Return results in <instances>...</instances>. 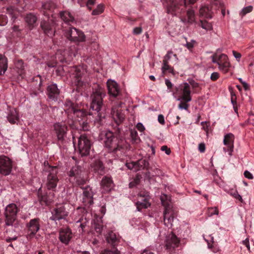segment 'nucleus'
<instances>
[{
  "mask_svg": "<svg viewBox=\"0 0 254 254\" xmlns=\"http://www.w3.org/2000/svg\"><path fill=\"white\" fill-rule=\"evenodd\" d=\"M104 11V6L102 4H99L96 8L93 10L92 12L93 15H97L102 13Z\"/></svg>",
  "mask_w": 254,
  "mask_h": 254,
  "instance_id": "41",
  "label": "nucleus"
},
{
  "mask_svg": "<svg viewBox=\"0 0 254 254\" xmlns=\"http://www.w3.org/2000/svg\"><path fill=\"white\" fill-rule=\"evenodd\" d=\"M107 86L109 93L113 97H117L120 94V89L118 84L113 81H108Z\"/></svg>",
  "mask_w": 254,
  "mask_h": 254,
  "instance_id": "25",
  "label": "nucleus"
},
{
  "mask_svg": "<svg viewBox=\"0 0 254 254\" xmlns=\"http://www.w3.org/2000/svg\"><path fill=\"white\" fill-rule=\"evenodd\" d=\"M158 121L162 125H164L165 124L164 118L162 115H159L158 116Z\"/></svg>",
  "mask_w": 254,
  "mask_h": 254,
  "instance_id": "61",
  "label": "nucleus"
},
{
  "mask_svg": "<svg viewBox=\"0 0 254 254\" xmlns=\"http://www.w3.org/2000/svg\"><path fill=\"white\" fill-rule=\"evenodd\" d=\"M234 139V135L232 133H227L224 137L223 143L227 148H224L223 150L224 152L228 151L230 155H232V153L233 151Z\"/></svg>",
  "mask_w": 254,
  "mask_h": 254,
  "instance_id": "19",
  "label": "nucleus"
},
{
  "mask_svg": "<svg viewBox=\"0 0 254 254\" xmlns=\"http://www.w3.org/2000/svg\"><path fill=\"white\" fill-rule=\"evenodd\" d=\"M49 171L50 173L47 177V187L48 190H54L56 188L59 181L57 176V167L50 166Z\"/></svg>",
  "mask_w": 254,
  "mask_h": 254,
  "instance_id": "12",
  "label": "nucleus"
},
{
  "mask_svg": "<svg viewBox=\"0 0 254 254\" xmlns=\"http://www.w3.org/2000/svg\"><path fill=\"white\" fill-rule=\"evenodd\" d=\"M219 77V74L217 72H213L210 76V79L213 81L216 80Z\"/></svg>",
  "mask_w": 254,
  "mask_h": 254,
  "instance_id": "51",
  "label": "nucleus"
},
{
  "mask_svg": "<svg viewBox=\"0 0 254 254\" xmlns=\"http://www.w3.org/2000/svg\"><path fill=\"white\" fill-rule=\"evenodd\" d=\"M126 166L130 170H133L134 171L136 172L137 167L136 162H131L126 163Z\"/></svg>",
  "mask_w": 254,
  "mask_h": 254,
  "instance_id": "45",
  "label": "nucleus"
},
{
  "mask_svg": "<svg viewBox=\"0 0 254 254\" xmlns=\"http://www.w3.org/2000/svg\"><path fill=\"white\" fill-rule=\"evenodd\" d=\"M148 161L145 159L139 160L138 161L136 162L137 171L144 169L148 166Z\"/></svg>",
  "mask_w": 254,
  "mask_h": 254,
  "instance_id": "38",
  "label": "nucleus"
},
{
  "mask_svg": "<svg viewBox=\"0 0 254 254\" xmlns=\"http://www.w3.org/2000/svg\"><path fill=\"white\" fill-rule=\"evenodd\" d=\"M141 254H154L150 250H144Z\"/></svg>",
  "mask_w": 254,
  "mask_h": 254,
  "instance_id": "64",
  "label": "nucleus"
},
{
  "mask_svg": "<svg viewBox=\"0 0 254 254\" xmlns=\"http://www.w3.org/2000/svg\"><path fill=\"white\" fill-rule=\"evenodd\" d=\"M91 167L98 174L103 175L104 173V167L102 162L99 160H95L91 164Z\"/></svg>",
  "mask_w": 254,
  "mask_h": 254,
  "instance_id": "28",
  "label": "nucleus"
},
{
  "mask_svg": "<svg viewBox=\"0 0 254 254\" xmlns=\"http://www.w3.org/2000/svg\"><path fill=\"white\" fill-rule=\"evenodd\" d=\"M194 43L195 41L194 40H192L190 42H187L186 46L189 50H191L194 46Z\"/></svg>",
  "mask_w": 254,
  "mask_h": 254,
  "instance_id": "55",
  "label": "nucleus"
},
{
  "mask_svg": "<svg viewBox=\"0 0 254 254\" xmlns=\"http://www.w3.org/2000/svg\"><path fill=\"white\" fill-rule=\"evenodd\" d=\"M245 177L249 179H253V175L248 171H245L244 174Z\"/></svg>",
  "mask_w": 254,
  "mask_h": 254,
  "instance_id": "57",
  "label": "nucleus"
},
{
  "mask_svg": "<svg viewBox=\"0 0 254 254\" xmlns=\"http://www.w3.org/2000/svg\"><path fill=\"white\" fill-rule=\"evenodd\" d=\"M69 181L73 185H82L86 182V179L83 176V172L80 166L75 165L68 172Z\"/></svg>",
  "mask_w": 254,
  "mask_h": 254,
  "instance_id": "3",
  "label": "nucleus"
},
{
  "mask_svg": "<svg viewBox=\"0 0 254 254\" xmlns=\"http://www.w3.org/2000/svg\"><path fill=\"white\" fill-rule=\"evenodd\" d=\"M121 104L118 106H115L112 107L111 111V115L117 124H120L123 122L125 119V115L122 113L121 109H119L121 107Z\"/></svg>",
  "mask_w": 254,
  "mask_h": 254,
  "instance_id": "23",
  "label": "nucleus"
},
{
  "mask_svg": "<svg viewBox=\"0 0 254 254\" xmlns=\"http://www.w3.org/2000/svg\"><path fill=\"white\" fill-rule=\"evenodd\" d=\"M65 36L71 41L82 42L85 40V35L82 31L74 27H70L65 33Z\"/></svg>",
  "mask_w": 254,
  "mask_h": 254,
  "instance_id": "9",
  "label": "nucleus"
},
{
  "mask_svg": "<svg viewBox=\"0 0 254 254\" xmlns=\"http://www.w3.org/2000/svg\"><path fill=\"white\" fill-rule=\"evenodd\" d=\"M105 144L107 147L109 148L112 151L116 152L123 148L124 140L119 139L118 137L114 136L112 132L107 131L105 133Z\"/></svg>",
  "mask_w": 254,
  "mask_h": 254,
  "instance_id": "4",
  "label": "nucleus"
},
{
  "mask_svg": "<svg viewBox=\"0 0 254 254\" xmlns=\"http://www.w3.org/2000/svg\"><path fill=\"white\" fill-rule=\"evenodd\" d=\"M196 0H184V4L185 7L189 5L193 4L196 2Z\"/></svg>",
  "mask_w": 254,
  "mask_h": 254,
  "instance_id": "49",
  "label": "nucleus"
},
{
  "mask_svg": "<svg viewBox=\"0 0 254 254\" xmlns=\"http://www.w3.org/2000/svg\"><path fill=\"white\" fill-rule=\"evenodd\" d=\"M54 128L59 140L63 141L66 137L67 127L65 124L57 123L54 125Z\"/></svg>",
  "mask_w": 254,
  "mask_h": 254,
  "instance_id": "21",
  "label": "nucleus"
},
{
  "mask_svg": "<svg viewBox=\"0 0 254 254\" xmlns=\"http://www.w3.org/2000/svg\"><path fill=\"white\" fill-rule=\"evenodd\" d=\"M162 70L163 73H165L166 71H168L169 72H172L173 68L168 64V62H166V61H163Z\"/></svg>",
  "mask_w": 254,
  "mask_h": 254,
  "instance_id": "40",
  "label": "nucleus"
},
{
  "mask_svg": "<svg viewBox=\"0 0 254 254\" xmlns=\"http://www.w3.org/2000/svg\"><path fill=\"white\" fill-rule=\"evenodd\" d=\"M173 54L172 51H169L167 54L164 57L163 61H166V62H168V61L171 59V55Z\"/></svg>",
  "mask_w": 254,
  "mask_h": 254,
  "instance_id": "56",
  "label": "nucleus"
},
{
  "mask_svg": "<svg viewBox=\"0 0 254 254\" xmlns=\"http://www.w3.org/2000/svg\"><path fill=\"white\" fill-rule=\"evenodd\" d=\"M229 193L235 199L239 200L241 202H243V199L242 196L238 193L237 190H231L230 191Z\"/></svg>",
  "mask_w": 254,
  "mask_h": 254,
  "instance_id": "42",
  "label": "nucleus"
},
{
  "mask_svg": "<svg viewBox=\"0 0 254 254\" xmlns=\"http://www.w3.org/2000/svg\"><path fill=\"white\" fill-rule=\"evenodd\" d=\"M167 197L165 194L161 196L162 203L165 206V210L163 213L164 222L167 227L171 228L173 226L175 213L172 206L164 200V198H167Z\"/></svg>",
  "mask_w": 254,
  "mask_h": 254,
  "instance_id": "5",
  "label": "nucleus"
},
{
  "mask_svg": "<svg viewBox=\"0 0 254 254\" xmlns=\"http://www.w3.org/2000/svg\"><path fill=\"white\" fill-rule=\"evenodd\" d=\"M130 137L131 142L133 144H138L141 141L137 131L134 129L130 130Z\"/></svg>",
  "mask_w": 254,
  "mask_h": 254,
  "instance_id": "36",
  "label": "nucleus"
},
{
  "mask_svg": "<svg viewBox=\"0 0 254 254\" xmlns=\"http://www.w3.org/2000/svg\"><path fill=\"white\" fill-rule=\"evenodd\" d=\"M77 106L72 103L69 100H66L64 104V110L67 116V124L71 127H74V121L72 114L77 108Z\"/></svg>",
  "mask_w": 254,
  "mask_h": 254,
  "instance_id": "13",
  "label": "nucleus"
},
{
  "mask_svg": "<svg viewBox=\"0 0 254 254\" xmlns=\"http://www.w3.org/2000/svg\"><path fill=\"white\" fill-rule=\"evenodd\" d=\"M83 202L85 206H89L93 203V192L90 187H86L83 189Z\"/></svg>",
  "mask_w": 254,
  "mask_h": 254,
  "instance_id": "24",
  "label": "nucleus"
},
{
  "mask_svg": "<svg viewBox=\"0 0 254 254\" xmlns=\"http://www.w3.org/2000/svg\"><path fill=\"white\" fill-rule=\"evenodd\" d=\"M142 28L141 27H135L133 30V33L134 35H138L142 32Z\"/></svg>",
  "mask_w": 254,
  "mask_h": 254,
  "instance_id": "53",
  "label": "nucleus"
},
{
  "mask_svg": "<svg viewBox=\"0 0 254 254\" xmlns=\"http://www.w3.org/2000/svg\"><path fill=\"white\" fill-rule=\"evenodd\" d=\"M47 92L49 97L53 100L59 95L60 90L56 84H52L48 86Z\"/></svg>",
  "mask_w": 254,
  "mask_h": 254,
  "instance_id": "26",
  "label": "nucleus"
},
{
  "mask_svg": "<svg viewBox=\"0 0 254 254\" xmlns=\"http://www.w3.org/2000/svg\"><path fill=\"white\" fill-rule=\"evenodd\" d=\"M42 199V200L44 201L47 205L50 204L53 201L52 198H49L47 199L46 196H43Z\"/></svg>",
  "mask_w": 254,
  "mask_h": 254,
  "instance_id": "59",
  "label": "nucleus"
},
{
  "mask_svg": "<svg viewBox=\"0 0 254 254\" xmlns=\"http://www.w3.org/2000/svg\"><path fill=\"white\" fill-rule=\"evenodd\" d=\"M94 227L97 233H101L103 228V224L101 223H95Z\"/></svg>",
  "mask_w": 254,
  "mask_h": 254,
  "instance_id": "44",
  "label": "nucleus"
},
{
  "mask_svg": "<svg viewBox=\"0 0 254 254\" xmlns=\"http://www.w3.org/2000/svg\"><path fill=\"white\" fill-rule=\"evenodd\" d=\"M95 0H88L87 2V6L89 9H91V6L94 5L95 4Z\"/></svg>",
  "mask_w": 254,
  "mask_h": 254,
  "instance_id": "60",
  "label": "nucleus"
},
{
  "mask_svg": "<svg viewBox=\"0 0 254 254\" xmlns=\"http://www.w3.org/2000/svg\"><path fill=\"white\" fill-rule=\"evenodd\" d=\"M175 94L178 97L177 100L180 101L178 105L179 109L188 110L189 107L188 103L192 100L190 86L189 83L184 82L180 84L176 88Z\"/></svg>",
  "mask_w": 254,
  "mask_h": 254,
  "instance_id": "1",
  "label": "nucleus"
},
{
  "mask_svg": "<svg viewBox=\"0 0 254 254\" xmlns=\"http://www.w3.org/2000/svg\"><path fill=\"white\" fill-rule=\"evenodd\" d=\"M50 219L54 221L64 219L68 215L64 206L61 205L53 209Z\"/></svg>",
  "mask_w": 254,
  "mask_h": 254,
  "instance_id": "20",
  "label": "nucleus"
},
{
  "mask_svg": "<svg viewBox=\"0 0 254 254\" xmlns=\"http://www.w3.org/2000/svg\"><path fill=\"white\" fill-rule=\"evenodd\" d=\"M19 209L15 203L7 205L4 210L5 222L7 226H12L17 218Z\"/></svg>",
  "mask_w": 254,
  "mask_h": 254,
  "instance_id": "7",
  "label": "nucleus"
},
{
  "mask_svg": "<svg viewBox=\"0 0 254 254\" xmlns=\"http://www.w3.org/2000/svg\"><path fill=\"white\" fill-rule=\"evenodd\" d=\"M87 112L83 110L79 109L78 106L72 114L73 117L78 122L85 120L87 118Z\"/></svg>",
  "mask_w": 254,
  "mask_h": 254,
  "instance_id": "27",
  "label": "nucleus"
},
{
  "mask_svg": "<svg viewBox=\"0 0 254 254\" xmlns=\"http://www.w3.org/2000/svg\"><path fill=\"white\" fill-rule=\"evenodd\" d=\"M180 241L174 234H169L165 241V247L166 249L172 251L180 245Z\"/></svg>",
  "mask_w": 254,
  "mask_h": 254,
  "instance_id": "17",
  "label": "nucleus"
},
{
  "mask_svg": "<svg viewBox=\"0 0 254 254\" xmlns=\"http://www.w3.org/2000/svg\"><path fill=\"white\" fill-rule=\"evenodd\" d=\"M18 114L15 109L10 110L9 113L7 116V119L8 121L12 124H15L18 120Z\"/></svg>",
  "mask_w": 254,
  "mask_h": 254,
  "instance_id": "35",
  "label": "nucleus"
},
{
  "mask_svg": "<svg viewBox=\"0 0 254 254\" xmlns=\"http://www.w3.org/2000/svg\"><path fill=\"white\" fill-rule=\"evenodd\" d=\"M253 9V7L252 6L250 5L248 6H247L246 7H244L241 12L240 13V14L241 16L243 17L244 15H245L247 13H249L252 11Z\"/></svg>",
  "mask_w": 254,
  "mask_h": 254,
  "instance_id": "43",
  "label": "nucleus"
},
{
  "mask_svg": "<svg viewBox=\"0 0 254 254\" xmlns=\"http://www.w3.org/2000/svg\"><path fill=\"white\" fill-rule=\"evenodd\" d=\"M190 83L193 88H196L199 86L198 83L195 82L194 80H191L190 82Z\"/></svg>",
  "mask_w": 254,
  "mask_h": 254,
  "instance_id": "62",
  "label": "nucleus"
},
{
  "mask_svg": "<svg viewBox=\"0 0 254 254\" xmlns=\"http://www.w3.org/2000/svg\"><path fill=\"white\" fill-rule=\"evenodd\" d=\"M12 168L11 160L6 156H0V174L4 176L9 175Z\"/></svg>",
  "mask_w": 254,
  "mask_h": 254,
  "instance_id": "11",
  "label": "nucleus"
},
{
  "mask_svg": "<svg viewBox=\"0 0 254 254\" xmlns=\"http://www.w3.org/2000/svg\"><path fill=\"white\" fill-rule=\"evenodd\" d=\"M40 219L34 218L31 219L27 224L28 232V238H31L36 234L40 229Z\"/></svg>",
  "mask_w": 254,
  "mask_h": 254,
  "instance_id": "18",
  "label": "nucleus"
},
{
  "mask_svg": "<svg viewBox=\"0 0 254 254\" xmlns=\"http://www.w3.org/2000/svg\"><path fill=\"white\" fill-rule=\"evenodd\" d=\"M185 7L184 4L179 3L177 0H170L167 6V12L172 15H177L184 11Z\"/></svg>",
  "mask_w": 254,
  "mask_h": 254,
  "instance_id": "15",
  "label": "nucleus"
},
{
  "mask_svg": "<svg viewBox=\"0 0 254 254\" xmlns=\"http://www.w3.org/2000/svg\"><path fill=\"white\" fill-rule=\"evenodd\" d=\"M208 210L209 213H210V216H212L214 214L218 215L219 213L218 208L216 207L209 208Z\"/></svg>",
  "mask_w": 254,
  "mask_h": 254,
  "instance_id": "47",
  "label": "nucleus"
},
{
  "mask_svg": "<svg viewBox=\"0 0 254 254\" xmlns=\"http://www.w3.org/2000/svg\"><path fill=\"white\" fill-rule=\"evenodd\" d=\"M161 150L163 151H165L167 155H169L171 153V150L166 145H163L161 147Z\"/></svg>",
  "mask_w": 254,
  "mask_h": 254,
  "instance_id": "54",
  "label": "nucleus"
},
{
  "mask_svg": "<svg viewBox=\"0 0 254 254\" xmlns=\"http://www.w3.org/2000/svg\"><path fill=\"white\" fill-rule=\"evenodd\" d=\"M107 241L108 243L112 245H114L117 241V236L115 233L110 232L106 238Z\"/></svg>",
  "mask_w": 254,
  "mask_h": 254,
  "instance_id": "39",
  "label": "nucleus"
},
{
  "mask_svg": "<svg viewBox=\"0 0 254 254\" xmlns=\"http://www.w3.org/2000/svg\"><path fill=\"white\" fill-rule=\"evenodd\" d=\"M55 22L53 19L48 21L43 20L41 22V27L44 33L49 37H53L55 33Z\"/></svg>",
  "mask_w": 254,
  "mask_h": 254,
  "instance_id": "16",
  "label": "nucleus"
},
{
  "mask_svg": "<svg viewBox=\"0 0 254 254\" xmlns=\"http://www.w3.org/2000/svg\"><path fill=\"white\" fill-rule=\"evenodd\" d=\"M199 26L206 31H210L213 29L211 23L208 22L206 20H200L199 23Z\"/></svg>",
  "mask_w": 254,
  "mask_h": 254,
  "instance_id": "37",
  "label": "nucleus"
},
{
  "mask_svg": "<svg viewBox=\"0 0 254 254\" xmlns=\"http://www.w3.org/2000/svg\"><path fill=\"white\" fill-rule=\"evenodd\" d=\"M165 84L167 86L168 88L170 89L172 87L173 85L170 80L168 79H165Z\"/></svg>",
  "mask_w": 254,
  "mask_h": 254,
  "instance_id": "63",
  "label": "nucleus"
},
{
  "mask_svg": "<svg viewBox=\"0 0 254 254\" xmlns=\"http://www.w3.org/2000/svg\"><path fill=\"white\" fill-rule=\"evenodd\" d=\"M212 62L213 63H217L220 70L224 72H227L230 66L229 62L228 61L227 56L223 54L218 55L215 54L212 56Z\"/></svg>",
  "mask_w": 254,
  "mask_h": 254,
  "instance_id": "10",
  "label": "nucleus"
},
{
  "mask_svg": "<svg viewBox=\"0 0 254 254\" xmlns=\"http://www.w3.org/2000/svg\"><path fill=\"white\" fill-rule=\"evenodd\" d=\"M136 127L140 132H143L145 130V127L143 124L141 123H138L136 125Z\"/></svg>",
  "mask_w": 254,
  "mask_h": 254,
  "instance_id": "50",
  "label": "nucleus"
},
{
  "mask_svg": "<svg viewBox=\"0 0 254 254\" xmlns=\"http://www.w3.org/2000/svg\"><path fill=\"white\" fill-rule=\"evenodd\" d=\"M102 254H120V252L117 250H113V251L105 250Z\"/></svg>",
  "mask_w": 254,
  "mask_h": 254,
  "instance_id": "48",
  "label": "nucleus"
},
{
  "mask_svg": "<svg viewBox=\"0 0 254 254\" xmlns=\"http://www.w3.org/2000/svg\"><path fill=\"white\" fill-rule=\"evenodd\" d=\"M149 196L147 192H140L137 194L135 203L137 209L140 211L142 209L147 208L150 205L149 202Z\"/></svg>",
  "mask_w": 254,
  "mask_h": 254,
  "instance_id": "14",
  "label": "nucleus"
},
{
  "mask_svg": "<svg viewBox=\"0 0 254 254\" xmlns=\"http://www.w3.org/2000/svg\"><path fill=\"white\" fill-rule=\"evenodd\" d=\"M105 96L103 89L99 86L93 89V93L91 96L92 102L91 103V109L97 113L98 116L101 117L99 111L103 106V99Z\"/></svg>",
  "mask_w": 254,
  "mask_h": 254,
  "instance_id": "2",
  "label": "nucleus"
},
{
  "mask_svg": "<svg viewBox=\"0 0 254 254\" xmlns=\"http://www.w3.org/2000/svg\"><path fill=\"white\" fill-rule=\"evenodd\" d=\"M199 15L206 18H211L212 12L208 6H204L200 7L199 9Z\"/></svg>",
  "mask_w": 254,
  "mask_h": 254,
  "instance_id": "30",
  "label": "nucleus"
},
{
  "mask_svg": "<svg viewBox=\"0 0 254 254\" xmlns=\"http://www.w3.org/2000/svg\"><path fill=\"white\" fill-rule=\"evenodd\" d=\"M7 59L0 54V75L3 74L7 69Z\"/></svg>",
  "mask_w": 254,
  "mask_h": 254,
  "instance_id": "31",
  "label": "nucleus"
},
{
  "mask_svg": "<svg viewBox=\"0 0 254 254\" xmlns=\"http://www.w3.org/2000/svg\"><path fill=\"white\" fill-rule=\"evenodd\" d=\"M91 143L87 137L84 135H81L78 140V149L81 156H87L90 151Z\"/></svg>",
  "mask_w": 254,
  "mask_h": 254,
  "instance_id": "8",
  "label": "nucleus"
},
{
  "mask_svg": "<svg viewBox=\"0 0 254 254\" xmlns=\"http://www.w3.org/2000/svg\"><path fill=\"white\" fill-rule=\"evenodd\" d=\"M25 20L29 27L32 28L34 26V24L36 23L37 18L34 14L29 13L25 16Z\"/></svg>",
  "mask_w": 254,
  "mask_h": 254,
  "instance_id": "33",
  "label": "nucleus"
},
{
  "mask_svg": "<svg viewBox=\"0 0 254 254\" xmlns=\"http://www.w3.org/2000/svg\"><path fill=\"white\" fill-rule=\"evenodd\" d=\"M82 121V123H80L82 130H88L90 128L88 123H87V121L85 120V121L83 120Z\"/></svg>",
  "mask_w": 254,
  "mask_h": 254,
  "instance_id": "46",
  "label": "nucleus"
},
{
  "mask_svg": "<svg viewBox=\"0 0 254 254\" xmlns=\"http://www.w3.org/2000/svg\"><path fill=\"white\" fill-rule=\"evenodd\" d=\"M198 150L201 153L204 152L205 150V145L204 143H200L198 144Z\"/></svg>",
  "mask_w": 254,
  "mask_h": 254,
  "instance_id": "52",
  "label": "nucleus"
},
{
  "mask_svg": "<svg viewBox=\"0 0 254 254\" xmlns=\"http://www.w3.org/2000/svg\"><path fill=\"white\" fill-rule=\"evenodd\" d=\"M101 184L102 187L108 191L113 187V181L111 178L105 176L102 179Z\"/></svg>",
  "mask_w": 254,
  "mask_h": 254,
  "instance_id": "32",
  "label": "nucleus"
},
{
  "mask_svg": "<svg viewBox=\"0 0 254 254\" xmlns=\"http://www.w3.org/2000/svg\"><path fill=\"white\" fill-rule=\"evenodd\" d=\"M187 19L181 18V20L184 23L192 24L195 22V14L193 10L189 9L187 12Z\"/></svg>",
  "mask_w": 254,
  "mask_h": 254,
  "instance_id": "29",
  "label": "nucleus"
},
{
  "mask_svg": "<svg viewBox=\"0 0 254 254\" xmlns=\"http://www.w3.org/2000/svg\"><path fill=\"white\" fill-rule=\"evenodd\" d=\"M70 71L73 78L75 83L78 86H81L84 83L87 82V72L83 66H73L70 68Z\"/></svg>",
  "mask_w": 254,
  "mask_h": 254,
  "instance_id": "6",
  "label": "nucleus"
},
{
  "mask_svg": "<svg viewBox=\"0 0 254 254\" xmlns=\"http://www.w3.org/2000/svg\"><path fill=\"white\" fill-rule=\"evenodd\" d=\"M72 237V233L69 228L62 229L59 232V240L66 245L68 244Z\"/></svg>",
  "mask_w": 254,
  "mask_h": 254,
  "instance_id": "22",
  "label": "nucleus"
},
{
  "mask_svg": "<svg viewBox=\"0 0 254 254\" xmlns=\"http://www.w3.org/2000/svg\"><path fill=\"white\" fill-rule=\"evenodd\" d=\"M233 54L235 58L237 59L238 61H240V59L241 57V55L240 53L237 52L236 51H233Z\"/></svg>",
  "mask_w": 254,
  "mask_h": 254,
  "instance_id": "58",
  "label": "nucleus"
},
{
  "mask_svg": "<svg viewBox=\"0 0 254 254\" xmlns=\"http://www.w3.org/2000/svg\"><path fill=\"white\" fill-rule=\"evenodd\" d=\"M61 18L67 23L72 22L74 20V18L71 13L68 11H63L60 13Z\"/></svg>",
  "mask_w": 254,
  "mask_h": 254,
  "instance_id": "34",
  "label": "nucleus"
}]
</instances>
